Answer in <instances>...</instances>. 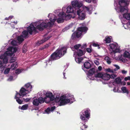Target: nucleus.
I'll return each mask as SVG.
<instances>
[{
	"mask_svg": "<svg viewBox=\"0 0 130 130\" xmlns=\"http://www.w3.org/2000/svg\"><path fill=\"white\" fill-rule=\"evenodd\" d=\"M67 48L63 47L61 49H58L52 54L50 57V60L53 61L56 60L63 56L66 52Z\"/></svg>",
	"mask_w": 130,
	"mask_h": 130,
	"instance_id": "1",
	"label": "nucleus"
},
{
	"mask_svg": "<svg viewBox=\"0 0 130 130\" xmlns=\"http://www.w3.org/2000/svg\"><path fill=\"white\" fill-rule=\"evenodd\" d=\"M88 28L86 27H79L77 28V31L74 32L72 35L71 38L74 40L79 38L82 35V32L86 33L88 30Z\"/></svg>",
	"mask_w": 130,
	"mask_h": 130,
	"instance_id": "2",
	"label": "nucleus"
},
{
	"mask_svg": "<svg viewBox=\"0 0 130 130\" xmlns=\"http://www.w3.org/2000/svg\"><path fill=\"white\" fill-rule=\"evenodd\" d=\"M54 24V23L51 21L48 22L47 24L43 22L39 25L36 26V28L40 31L43 30L44 29L47 28L48 27H52Z\"/></svg>",
	"mask_w": 130,
	"mask_h": 130,
	"instance_id": "3",
	"label": "nucleus"
},
{
	"mask_svg": "<svg viewBox=\"0 0 130 130\" xmlns=\"http://www.w3.org/2000/svg\"><path fill=\"white\" fill-rule=\"evenodd\" d=\"M90 110L88 108L86 109L84 112L82 113V115H80V119L86 122L87 121L86 118H88L90 117Z\"/></svg>",
	"mask_w": 130,
	"mask_h": 130,
	"instance_id": "4",
	"label": "nucleus"
},
{
	"mask_svg": "<svg viewBox=\"0 0 130 130\" xmlns=\"http://www.w3.org/2000/svg\"><path fill=\"white\" fill-rule=\"evenodd\" d=\"M46 98L45 97L43 98L42 97H40L38 99H34L33 101V104L35 106H38L39 104H41L44 103Z\"/></svg>",
	"mask_w": 130,
	"mask_h": 130,
	"instance_id": "5",
	"label": "nucleus"
},
{
	"mask_svg": "<svg viewBox=\"0 0 130 130\" xmlns=\"http://www.w3.org/2000/svg\"><path fill=\"white\" fill-rule=\"evenodd\" d=\"M66 96L64 95L61 96L60 98L59 104L60 106L64 105L70 102V100L68 99H66Z\"/></svg>",
	"mask_w": 130,
	"mask_h": 130,
	"instance_id": "6",
	"label": "nucleus"
},
{
	"mask_svg": "<svg viewBox=\"0 0 130 130\" xmlns=\"http://www.w3.org/2000/svg\"><path fill=\"white\" fill-rule=\"evenodd\" d=\"M77 13L78 16V18L79 19L82 20L85 19L86 17L85 13L83 12L80 9H78L77 10Z\"/></svg>",
	"mask_w": 130,
	"mask_h": 130,
	"instance_id": "7",
	"label": "nucleus"
},
{
	"mask_svg": "<svg viewBox=\"0 0 130 130\" xmlns=\"http://www.w3.org/2000/svg\"><path fill=\"white\" fill-rule=\"evenodd\" d=\"M109 46L113 52L115 53L119 51V49L118 48L117 44H110L109 45Z\"/></svg>",
	"mask_w": 130,
	"mask_h": 130,
	"instance_id": "8",
	"label": "nucleus"
},
{
	"mask_svg": "<svg viewBox=\"0 0 130 130\" xmlns=\"http://www.w3.org/2000/svg\"><path fill=\"white\" fill-rule=\"evenodd\" d=\"M16 95H19L20 96H23L25 95L28 92L26 90L25 88L22 87L20 91V92L18 93L16 92Z\"/></svg>",
	"mask_w": 130,
	"mask_h": 130,
	"instance_id": "9",
	"label": "nucleus"
},
{
	"mask_svg": "<svg viewBox=\"0 0 130 130\" xmlns=\"http://www.w3.org/2000/svg\"><path fill=\"white\" fill-rule=\"evenodd\" d=\"M71 4L73 7L75 9L77 8L79 9V8L82 5V4L81 3L79 2L77 0L72 1Z\"/></svg>",
	"mask_w": 130,
	"mask_h": 130,
	"instance_id": "10",
	"label": "nucleus"
},
{
	"mask_svg": "<svg viewBox=\"0 0 130 130\" xmlns=\"http://www.w3.org/2000/svg\"><path fill=\"white\" fill-rule=\"evenodd\" d=\"M36 28L31 24H30V26L27 28V31L30 35L32 34L33 31L35 32L36 31Z\"/></svg>",
	"mask_w": 130,
	"mask_h": 130,
	"instance_id": "11",
	"label": "nucleus"
},
{
	"mask_svg": "<svg viewBox=\"0 0 130 130\" xmlns=\"http://www.w3.org/2000/svg\"><path fill=\"white\" fill-rule=\"evenodd\" d=\"M46 97L50 99L51 101H53L54 99V98L53 97L52 93L49 91L46 92L45 94Z\"/></svg>",
	"mask_w": 130,
	"mask_h": 130,
	"instance_id": "12",
	"label": "nucleus"
},
{
	"mask_svg": "<svg viewBox=\"0 0 130 130\" xmlns=\"http://www.w3.org/2000/svg\"><path fill=\"white\" fill-rule=\"evenodd\" d=\"M26 90L27 91V92H29L31 90L32 88V86L30 84L28 83L25 85Z\"/></svg>",
	"mask_w": 130,
	"mask_h": 130,
	"instance_id": "13",
	"label": "nucleus"
},
{
	"mask_svg": "<svg viewBox=\"0 0 130 130\" xmlns=\"http://www.w3.org/2000/svg\"><path fill=\"white\" fill-rule=\"evenodd\" d=\"M84 66L86 69H88L91 67V64L88 61H86L84 63Z\"/></svg>",
	"mask_w": 130,
	"mask_h": 130,
	"instance_id": "14",
	"label": "nucleus"
},
{
	"mask_svg": "<svg viewBox=\"0 0 130 130\" xmlns=\"http://www.w3.org/2000/svg\"><path fill=\"white\" fill-rule=\"evenodd\" d=\"M66 12L67 13H72L73 12L74 10L72 7L70 6H68L67 8Z\"/></svg>",
	"mask_w": 130,
	"mask_h": 130,
	"instance_id": "15",
	"label": "nucleus"
},
{
	"mask_svg": "<svg viewBox=\"0 0 130 130\" xmlns=\"http://www.w3.org/2000/svg\"><path fill=\"white\" fill-rule=\"evenodd\" d=\"M110 78V75L108 74H103L102 79L105 80H108Z\"/></svg>",
	"mask_w": 130,
	"mask_h": 130,
	"instance_id": "16",
	"label": "nucleus"
},
{
	"mask_svg": "<svg viewBox=\"0 0 130 130\" xmlns=\"http://www.w3.org/2000/svg\"><path fill=\"white\" fill-rule=\"evenodd\" d=\"M77 55L79 56H81L84 54V52L81 49H79L77 50L76 52Z\"/></svg>",
	"mask_w": 130,
	"mask_h": 130,
	"instance_id": "17",
	"label": "nucleus"
},
{
	"mask_svg": "<svg viewBox=\"0 0 130 130\" xmlns=\"http://www.w3.org/2000/svg\"><path fill=\"white\" fill-rule=\"evenodd\" d=\"M17 95H16L15 97V99H16V101L19 104H21L22 103L23 101L21 100L20 98L19 97H17Z\"/></svg>",
	"mask_w": 130,
	"mask_h": 130,
	"instance_id": "18",
	"label": "nucleus"
},
{
	"mask_svg": "<svg viewBox=\"0 0 130 130\" xmlns=\"http://www.w3.org/2000/svg\"><path fill=\"white\" fill-rule=\"evenodd\" d=\"M123 17L128 20H130V13H126L123 14Z\"/></svg>",
	"mask_w": 130,
	"mask_h": 130,
	"instance_id": "19",
	"label": "nucleus"
},
{
	"mask_svg": "<svg viewBox=\"0 0 130 130\" xmlns=\"http://www.w3.org/2000/svg\"><path fill=\"white\" fill-rule=\"evenodd\" d=\"M17 62H14L12 64L10 69L12 70H14L16 69L17 67Z\"/></svg>",
	"mask_w": 130,
	"mask_h": 130,
	"instance_id": "20",
	"label": "nucleus"
},
{
	"mask_svg": "<svg viewBox=\"0 0 130 130\" xmlns=\"http://www.w3.org/2000/svg\"><path fill=\"white\" fill-rule=\"evenodd\" d=\"M23 37L22 35L18 36L17 37V40L18 42L20 43H21L24 40Z\"/></svg>",
	"mask_w": 130,
	"mask_h": 130,
	"instance_id": "21",
	"label": "nucleus"
},
{
	"mask_svg": "<svg viewBox=\"0 0 130 130\" xmlns=\"http://www.w3.org/2000/svg\"><path fill=\"white\" fill-rule=\"evenodd\" d=\"M85 8H86V10L89 12L90 14L91 13L92 10V7H88L85 6Z\"/></svg>",
	"mask_w": 130,
	"mask_h": 130,
	"instance_id": "22",
	"label": "nucleus"
},
{
	"mask_svg": "<svg viewBox=\"0 0 130 130\" xmlns=\"http://www.w3.org/2000/svg\"><path fill=\"white\" fill-rule=\"evenodd\" d=\"M47 39H44L40 41H39L36 44L37 45L39 46L46 41Z\"/></svg>",
	"mask_w": 130,
	"mask_h": 130,
	"instance_id": "23",
	"label": "nucleus"
},
{
	"mask_svg": "<svg viewBox=\"0 0 130 130\" xmlns=\"http://www.w3.org/2000/svg\"><path fill=\"white\" fill-rule=\"evenodd\" d=\"M120 6V12L122 13L125 10H126V7L125 6H122L121 5Z\"/></svg>",
	"mask_w": 130,
	"mask_h": 130,
	"instance_id": "24",
	"label": "nucleus"
},
{
	"mask_svg": "<svg viewBox=\"0 0 130 130\" xmlns=\"http://www.w3.org/2000/svg\"><path fill=\"white\" fill-rule=\"evenodd\" d=\"M111 59L108 56H106L105 58V60L106 61L108 64H110L111 63Z\"/></svg>",
	"mask_w": 130,
	"mask_h": 130,
	"instance_id": "25",
	"label": "nucleus"
},
{
	"mask_svg": "<svg viewBox=\"0 0 130 130\" xmlns=\"http://www.w3.org/2000/svg\"><path fill=\"white\" fill-rule=\"evenodd\" d=\"M124 57L130 59V54L128 52L126 51L124 53Z\"/></svg>",
	"mask_w": 130,
	"mask_h": 130,
	"instance_id": "26",
	"label": "nucleus"
},
{
	"mask_svg": "<svg viewBox=\"0 0 130 130\" xmlns=\"http://www.w3.org/2000/svg\"><path fill=\"white\" fill-rule=\"evenodd\" d=\"M28 31L25 30L22 32V35H22V36L24 37V38L26 37L28 35Z\"/></svg>",
	"mask_w": 130,
	"mask_h": 130,
	"instance_id": "27",
	"label": "nucleus"
},
{
	"mask_svg": "<svg viewBox=\"0 0 130 130\" xmlns=\"http://www.w3.org/2000/svg\"><path fill=\"white\" fill-rule=\"evenodd\" d=\"M76 62L78 63H79L81 62L82 60L83 59L82 57H79L75 58Z\"/></svg>",
	"mask_w": 130,
	"mask_h": 130,
	"instance_id": "28",
	"label": "nucleus"
},
{
	"mask_svg": "<svg viewBox=\"0 0 130 130\" xmlns=\"http://www.w3.org/2000/svg\"><path fill=\"white\" fill-rule=\"evenodd\" d=\"M95 72V69L92 68L89 71L88 73L89 75H92Z\"/></svg>",
	"mask_w": 130,
	"mask_h": 130,
	"instance_id": "29",
	"label": "nucleus"
},
{
	"mask_svg": "<svg viewBox=\"0 0 130 130\" xmlns=\"http://www.w3.org/2000/svg\"><path fill=\"white\" fill-rule=\"evenodd\" d=\"M115 81L117 84H119L121 83V80L120 77H118L115 79Z\"/></svg>",
	"mask_w": 130,
	"mask_h": 130,
	"instance_id": "30",
	"label": "nucleus"
},
{
	"mask_svg": "<svg viewBox=\"0 0 130 130\" xmlns=\"http://www.w3.org/2000/svg\"><path fill=\"white\" fill-rule=\"evenodd\" d=\"M104 40L105 41L106 43H109L111 41V38L108 36H106L105 37V40Z\"/></svg>",
	"mask_w": 130,
	"mask_h": 130,
	"instance_id": "31",
	"label": "nucleus"
},
{
	"mask_svg": "<svg viewBox=\"0 0 130 130\" xmlns=\"http://www.w3.org/2000/svg\"><path fill=\"white\" fill-rule=\"evenodd\" d=\"M28 106L27 104H25L23 105L21 108V109L22 110H26L28 108Z\"/></svg>",
	"mask_w": 130,
	"mask_h": 130,
	"instance_id": "32",
	"label": "nucleus"
},
{
	"mask_svg": "<svg viewBox=\"0 0 130 130\" xmlns=\"http://www.w3.org/2000/svg\"><path fill=\"white\" fill-rule=\"evenodd\" d=\"M121 90L124 93H128V91L126 89V88L125 87H123L121 88Z\"/></svg>",
	"mask_w": 130,
	"mask_h": 130,
	"instance_id": "33",
	"label": "nucleus"
},
{
	"mask_svg": "<svg viewBox=\"0 0 130 130\" xmlns=\"http://www.w3.org/2000/svg\"><path fill=\"white\" fill-rule=\"evenodd\" d=\"M88 127V126L85 125V124H83L82 123L81 125L80 128L82 130H85L86 128H87Z\"/></svg>",
	"mask_w": 130,
	"mask_h": 130,
	"instance_id": "34",
	"label": "nucleus"
},
{
	"mask_svg": "<svg viewBox=\"0 0 130 130\" xmlns=\"http://www.w3.org/2000/svg\"><path fill=\"white\" fill-rule=\"evenodd\" d=\"M103 75V74L101 73H98L95 75V76L96 77L102 78Z\"/></svg>",
	"mask_w": 130,
	"mask_h": 130,
	"instance_id": "35",
	"label": "nucleus"
},
{
	"mask_svg": "<svg viewBox=\"0 0 130 130\" xmlns=\"http://www.w3.org/2000/svg\"><path fill=\"white\" fill-rule=\"evenodd\" d=\"M57 21L58 23H60L63 22H64V20L62 18H59L57 19Z\"/></svg>",
	"mask_w": 130,
	"mask_h": 130,
	"instance_id": "36",
	"label": "nucleus"
},
{
	"mask_svg": "<svg viewBox=\"0 0 130 130\" xmlns=\"http://www.w3.org/2000/svg\"><path fill=\"white\" fill-rule=\"evenodd\" d=\"M81 46L80 44H77L74 46V48L76 50H78V48Z\"/></svg>",
	"mask_w": 130,
	"mask_h": 130,
	"instance_id": "37",
	"label": "nucleus"
},
{
	"mask_svg": "<svg viewBox=\"0 0 130 130\" xmlns=\"http://www.w3.org/2000/svg\"><path fill=\"white\" fill-rule=\"evenodd\" d=\"M16 58L15 57H12L9 60V62L10 63H12L14 62L16 60Z\"/></svg>",
	"mask_w": 130,
	"mask_h": 130,
	"instance_id": "38",
	"label": "nucleus"
},
{
	"mask_svg": "<svg viewBox=\"0 0 130 130\" xmlns=\"http://www.w3.org/2000/svg\"><path fill=\"white\" fill-rule=\"evenodd\" d=\"M23 53H25L27 51V47L26 46H25L24 45L22 48Z\"/></svg>",
	"mask_w": 130,
	"mask_h": 130,
	"instance_id": "39",
	"label": "nucleus"
},
{
	"mask_svg": "<svg viewBox=\"0 0 130 130\" xmlns=\"http://www.w3.org/2000/svg\"><path fill=\"white\" fill-rule=\"evenodd\" d=\"M3 62L5 63H6L8 61V59L6 56H5V57H4L3 60Z\"/></svg>",
	"mask_w": 130,
	"mask_h": 130,
	"instance_id": "40",
	"label": "nucleus"
},
{
	"mask_svg": "<svg viewBox=\"0 0 130 130\" xmlns=\"http://www.w3.org/2000/svg\"><path fill=\"white\" fill-rule=\"evenodd\" d=\"M10 69L9 68L6 69L4 71V73L5 74H8L10 71Z\"/></svg>",
	"mask_w": 130,
	"mask_h": 130,
	"instance_id": "41",
	"label": "nucleus"
},
{
	"mask_svg": "<svg viewBox=\"0 0 130 130\" xmlns=\"http://www.w3.org/2000/svg\"><path fill=\"white\" fill-rule=\"evenodd\" d=\"M91 48H87L86 49L87 51L89 53H90L92 52V50L91 49V45H90Z\"/></svg>",
	"mask_w": 130,
	"mask_h": 130,
	"instance_id": "42",
	"label": "nucleus"
},
{
	"mask_svg": "<svg viewBox=\"0 0 130 130\" xmlns=\"http://www.w3.org/2000/svg\"><path fill=\"white\" fill-rule=\"evenodd\" d=\"M55 101L56 102H60V98L59 96H56L55 99Z\"/></svg>",
	"mask_w": 130,
	"mask_h": 130,
	"instance_id": "43",
	"label": "nucleus"
},
{
	"mask_svg": "<svg viewBox=\"0 0 130 130\" xmlns=\"http://www.w3.org/2000/svg\"><path fill=\"white\" fill-rule=\"evenodd\" d=\"M125 0H120L119 3V5H121L120 3H125L126 4Z\"/></svg>",
	"mask_w": 130,
	"mask_h": 130,
	"instance_id": "44",
	"label": "nucleus"
},
{
	"mask_svg": "<svg viewBox=\"0 0 130 130\" xmlns=\"http://www.w3.org/2000/svg\"><path fill=\"white\" fill-rule=\"evenodd\" d=\"M51 111L50 108L49 107L48 108L46 109L45 110V111L47 113H49Z\"/></svg>",
	"mask_w": 130,
	"mask_h": 130,
	"instance_id": "45",
	"label": "nucleus"
},
{
	"mask_svg": "<svg viewBox=\"0 0 130 130\" xmlns=\"http://www.w3.org/2000/svg\"><path fill=\"white\" fill-rule=\"evenodd\" d=\"M106 71L109 72L113 73L114 71L113 70L111 69L110 68H108L106 69Z\"/></svg>",
	"mask_w": 130,
	"mask_h": 130,
	"instance_id": "46",
	"label": "nucleus"
},
{
	"mask_svg": "<svg viewBox=\"0 0 130 130\" xmlns=\"http://www.w3.org/2000/svg\"><path fill=\"white\" fill-rule=\"evenodd\" d=\"M114 66L116 68L115 69V71H117L120 69L118 65L114 64Z\"/></svg>",
	"mask_w": 130,
	"mask_h": 130,
	"instance_id": "47",
	"label": "nucleus"
},
{
	"mask_svg": "<svg viewBox=\"0 0 130 130\" xmlns=\"http://www.w3.org/2000/svg\"><path fill=\"white\" fill-rule=\"evenodd\" d=\"M21 72V71L19 69H17L15 71L16 74H19Z\"/></svg>",
	"mask_w": 130,
	"mask_h": 130,
	"instance_id": "48",
	"label": "nucleus"
},
{
	"mask_svg": "<svg viewBox=\"0 0 130 130\" xmlns=\"http://www.w3.org/2000/svg\"><path fill=\"white\" fill-rule=\"evenodd\" d=\"M92 45L94 47H99V44L95 43H93L92 44Z\"/></svg>",
	"mask_w": 130,
	"mask_h": 130,
	"instance_id": "49",
	"label": "nucleus"
},
{
	"mask_svg": "<svg viewBox=\"0 0 130 130\" xmlns=\"http://www.w3.org/2000/svg\"><path fill=\"white\" fill-rule=\"evenodd\" d=\"M110 78H111L113 79L115 77H116L117 76L114 74H111V75H110Z\"/></svg>",
	"mask_w": 130,
	"mask_h": 130,
	"instance_id": "50",
	"label": "nucleus"
},
{
	"mask_svg": "<svg viewBox=\"0 0 130 130\" xmlns=\"http://www.w3.org/2000/svg\"><path fill=\"white\" fill-rule=\"evenodd\" d=\"M81 46L82 49H84L87 47V44L86 43H85L83 44L82 46L81 45Z\"/></svg>",
	"mask_w": 130,
	"mask_h": 130,
	"instance_id": "51",
	"label": "nucleus"
},
{
	"mask_svg": "<svg viewBox=\"0 0 130 130\" xmlns=\"http://www.w3.org/2000/svg\"><path fill=\"white\" fill-rule=\"evenodd\" d=\"M94 62L95 64L96 65H98L99 64V61L97 60H95L94 61Z\"/></svg>",
	"mask_w": 130,
	"mask_h": 130,
	"instance_id": "52",
	"label": "nucleus"
},
{
	"mask_svg": "<svg viewBox=\"0 0 130 130\" xmlns=\"http://www.w3.org/2000/svg\"><path fill=\"white\" fill-rule=\"evenodd\" d=\"M56 20V19H52L51 18H50V21H51V22H52L53 23H54V22H55Z\"/></svg>",
	"mask_w": 130,
	"mask_h": 130,
	"instance_id": "53",
	"label": "nucleus"
},
{
	"mask_svg": "<svg viewBox=\"0 0 130 130\" xmlns=\"http://www.w3.org/2000/svg\"><path fill=\"white\" fill-rule=\"evenodd\" d=\"M23 100H24L26 102H28L29 101L30 99L29 98H27L25 99L24 98H23Z\"/></svg>",
	"mask_w": 130,
	"mask_h": 130,
	"instance_id": "54",
	"label": "nucleus"
},
{
	"mask_svg": "<svg viewBox=\"0 0 130 130\" xmlns=\"http://www.w3.org/2000/svg\"><path fill=\"white\" fill-rule=\"evenodd\" d=\"M56 107L55 106L51 107L50 108L51 111H54Z\"/></svg>",
	"mask_w": 130,
	"mask_h": 130,
	"instance_id": "55",
	"label": "nucleus"
},
{
	"mask_svg": "<svg viewBox=\"0 0 130 130\" xmlns=\"http://www.w3.org/2000/svg\"><path fill=\"white\" fill-rule=\"evenodd\" d=\"M15 41L14 40H13L11 42V44L13 45H15Z\"/></svg>",
	"mask_w": 130,
	"mask_h": 130,
	"instance_id": "56",
	"label": "nucleus"
},
{
	"mask_svg": "<svg viewBox=\"0 0 130 130\" xmlns=\"http://www.w3.org/2000/svg\"><path fill=\"white\" fill-rule=\"evenodd\" d=\"M13 48L12 47H9L7 48V50L9 51H12Z\"/></svg>",
	"mask_w": 130,
	"mask_h": 130,
	"instance_id": "57",
	"label": "nucleus"
},
{
	"mask_svg": "<svg viewBox=\"0 0 130 130\" xmlns=\"http://www.w3.org/2000/svg\"><path fill=\"white\" fill-rule=\"evenodd\" d=\"M121 85H122L123 86H124V85H125L126 83L125 82H121Z\"/></svg>",
	"mask_w": 130,
	"mask_h": 130,
	"instance_id": "58",
	"label": "nucleus"
},
{
	"mask_svg": "<svg viewBox=\"0 0 130 130\" xmlns=\"http://www.w3.org/2000/svg\"><path fill=\"white\" fill-rule=\"evenodd\" d=\"M127 71L125 70H123L122 71V72L123 74H125L127 73Z\"/></svg>",
	"mask_w": 130,
	"mask_h": 130,
	"instance_id": "59",
	"label": "nucleus"
},
{
	"mask_svg": "<svg viewBox=\"0 0 130 130\" xmlns=\"http://www.w3.org/2000/svg\"><path fill=\"white\" fill-rule=\"evenodd\" d=\"M98 69L99 71H101L102 69V67L101 66H99L98 67Z\"/></svg>",
	"mask_w": 130,
	"mask_h": 130,
	"instance_id": "60",
	"label": "nucleus"
},
{
	"mask_svg": "<svg viewBox=\"0 0 130 130\" xmlns=\"http://www.w3.org/2000/svg\"><path fill=\"white\" fill-rule=\"evenodd\" d=\"M13 52H16L17 50V49L16 47H14L13 48Z\"/></svg>",
	"mask_w": 130,
	"mask_h": 130,
	"instance_id": "61",
	"label": "nucleus"
},
{
	"mask_svg": "<svg viewBox=\"0 0 130 130\" xmlns=\"http://www.w3.org/2000/svg\"><path fill=\"white\" fill-rule=\"evenodd\" d=\"M5 56H4L3 55H2L0 56V59H2L3 60V58H4V57H5Z\"/></svg>",
	"mask_w": 130,
	"mask_h": 130,
	"instance_id": "62",
	"label": "nucleus"
},
{
	"mask_svg": "<svg viewBox=\"0 0 130 130\" xmlns=\"http://www.w3.org/2000/svg\"><path fill=\"white\" fill-rule=\"evenodd\" d=\"M88 3H90L92 1V0H85Z\"/></svg>",
	"mask_w": 130,
	"mask_h": 130,
	"instance_id": "63",
	"label": "nucleus"
},
{
	"mask_svg": "<svg viewBox=\"0 0 130 130\" xmlns=\"http://www.w3.org/2000/svg\"><path fill=\"white\" fill-rule=\"evenodd\" d=\"M49 46V45L48 44H46L45 46V48H47Z\"/></svg>",
	"mask_w": 130,
	"mask_h": 130,
	"instance_id": "64",
	"label": "nucleus"
}]
</instances>
